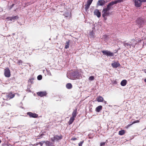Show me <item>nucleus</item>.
I'll return each mask as SVG.
<instances>
[{
  "instance_id": "f257e3e1",
  "label": "nucleus",
  "mask_w": 146,
  "mask_h": 146,
  "mask_svg": "<svg viewBox=\"0 0 146 146\" xmlns=\"http://www.w3.org/2000/svg\"><path fill=\"white\" fill-rule=\"evenodd\" d=\"M67 76L68 78L73 80L79 79L81 77L80 72L78 70L68 73Z\"/></svg>"
},
{
  "instance_id": "f03ea898",
  "label": "nucleus",
  "mask_w": 146,
  "mask_h": 146,
  "mask_svg": "<svg viewBox=\"0 0 146 146\" xmlns=\"http://www.w3.org/2000/svg\"><path fill=\"white\" fill-rule=\"evenodd\" d=\"M109 10L106 7L103 9L102 11V16L104 17H105L108 16L110 14L109 12Z\"/></svg>"
},
{
  "instance_id": "7ed1b4c3",
  "label": "nucleus",
  "mask_w": 146,
  "mask_h": 146,
  "mask_svg": "<svg viewBox=\"0 0 146 146\" xmlns=\"http://www.w3.org/2000/svg\"><path fill=\"white\" fill-rule=\"evenodd\" d=\"M145 22V20L142 19H138L136 21V23L139 25L140 27H142Z\"/></svg>"
},
{
  "instance_id": "20e7f679",
  "label": "nucleus",
  "mask_w": 146,
  "mask_h": 146,
  "mask_svg": "<svg viewBox=\"0 0 146 146\" xmlns=\"http://www.w3.org/2000/svg\"><path fill=\"white\" fill-rule=\"evenodd\" d=\"M103 54L108 56H114V53L111 52L110 51L105 50L102 51Z\"/></svg>"
},
{
  "instance_id": "39448f33",
  "label": "nucleus",
  "mask_w": 146,
  "mask_h": 146,
  "mask_svg": "<svg viewBox=\"0 0 146 146\" xmlns=\"http://www.w3.org/2000/svg\"><path fill=\"white\" fill-rule=\"evenodd\" d=\"M117 4V1H113L110 3L106 7L107 9L109 10L112 9H113V7L112 6L113 5Z\"/></svg>"
},
{
  "instance_id": "423d86ee",
  "label": "nucleus",
  "mask_w": 146,
  "mask_h": 146,
  "mask_svg": "<svg viewBox=\"0 0 146 146\" xmlns=\"http://www.w3.org/2000/svg\"><path fill=\"white\" fill-rule=\"evenodd\" d=\"M62 138V136L61 135L59 136L56 135L54 136L53 137L51 138V140L52 141L54 142L55 141H58Z\"/></svg>"
},
{
  "instance_id": "0eeeda50",
  "label": "nucleus",
  "mask_w": 146,
  "mask_h": 146,
  "mask_svg": "<svg viewBox=\"0 0 146 146\" xmlns=\"http://www.w3.org/2000/svg\"><path fill=\"white\" fill-rule=\"evenodd\" d=\"M4 75L7 77H9L11 75L10 71L9 69L8 68H6L5 69Z\"/></svg>"
},
{
  "instance_id": "6e6552de",
  "label": "nucleus",
  "mask_w": 146,
  "mask_h": 146,
  "mask_svg": "<svg viewBox=\"0 0 146 146\" xmlns=\"http://www.w3.org/2000/svg\"><path fill=\"white\" fill-rule=\"evenodd\" d=\"M15 96V94H13L12 93H9L6 94V98L7 100H9L14 98Z\"/></svg>"
},
{
  "instance_id": "1a4fd4ad",
  "label": "nucleus",
  "mask_w": 146,
  "mask_h": 146,
  "mask_svg": "<svg viewBox=\"0 0 146 146\" xmlns=\"http://www.w3.org/2000/svg\"><path fill=\"white\" fill-rule=\"evenodd\" d=\"M27 114L30 117L37 118L38 117V115L35 113L31 112H28Z\"/></svg>"
},
{
  "instance_id": "9d476101",
  "label": "nucleus",
  "mask_w": 146,
  "mask_h": 146,
  "mask_svg": "<svg viewBox=\"0 0 146 146\" xmlns=\"http://www.w3.org/2000/svg\"><path fill=\"white\" fill-rule=\"evenodd\" d=\"M134 3L135 6L137 7H140L142 4L140 0H135Z\"/></svg>"
},
{
  "instance_id": "9b49d317",
  "label": "nucleus",
  "mask_w": 146,
  "mask_h": 146,
  "mask_svg": "<svg viewBox=\"0 0 146 146\" xmlns=\"http://www.w3.org/2000/svg\"><path fill=\"white\" fill-rule=\"evenodd\" d=\"M107 2V1L106 2L104 0H100L98 1L97 4L98 5L102 6L104 5Z\"/></svg>"
},
{
  "instance_id": "f8f14e48",
  "label": "nucleus",
  "mask_w": 146,
  "mask_h": 146,
  "mask_svg": "<svg viewBox=\"0 0 146 146\" xmlns=\"http://www.w3.org/2000/svg\"><path fill=\"white\" fill-rule=\"evenodd\" d=\"M120 65V64L118 62H114L111 64V66L114 68H117Z\"/></svg>"
},
{
  "instance_id": "ddd939ff",
  "label": "nucleus",
  "mask_w": 146,
  "mask_h": 146,
  "mask_svg": "<svg viewBox=\"0 0 146 146\" xmlns=\"http://www.w3.org/2000/svg\"><path fill=\"white\" fill-rule=\"evenodd\" d=\"M37 94L38 96L43 97L46 96V92H40L37 93Z\"/></svg>"
},
{
  "instance_id": "4468645a",
  "label": "nucleus",
  "mask_w": 146,
  "mask_h": 146,
  "mask_svg": "<svg viewBox=\"0 0 146 146\" xmlns=\"http://www.w3.org/2000/svg\"><path fill=\"white\" fill-rule=\"evenodd\" d=\"M94 13L98 17H99L101 16V13L98 9H96L94 11Z\"/></svg>"
},
{
  "instance_id": "2eb2a0df",
  "label": "nucleus",
  "mask_w": 146,
  "mask_h": 146,
  "mask_svg": "<svg viewBox=\"0 0 146 146\" xmlns=\"http://www.w3.org/2000/svg\"><path fill=\"white\" fill-rule=\"evenodd\" d=\"M96 99L98 102H102L103 101L104 98L101 96H99Z\"/></svg>"
},
{
  "instance_id": "dca6fc26",
  "label": "nucleus",
  "mask_w": 146,
  "mask_h": 146,
  "mask_svg": "<svg viewBox=\"0 0 146 146\" xmlns=\"http://www.w3.org/2000/svg\"><path fill=\"white\" fill-rule=\"evenodd\" d=\"M127 83V81L126 80H122L121 82V85L122 86H125Z\"/></svg>"
},
{
  "instance_id": "f3484780",
  "label": "nucleus",
  "mask_w": 146,
  "mask_h": 146,
  "mask_svg": "<svg viewBox=\"0 0 146 146\" xmlns=\"http://www.w3.org/2000/svg\"><path fill=\"white\" fill-rule=\"evenodd\" d=\"M63 15L66 17H71L70 13L68 11H67L66 13H65Z\"/></svg>"
},
{
  "instance_id": "a211bd4d",
  "label": "nucleus",
  "mask_w": 146,
  "mask_h": 146,
  "mask_svg": "<svg viewBox=\"0 0 146 146\" xmlns=\"http://www.w3.org/2000/svg\"><path fill=\"white\" fill-rule=\"evenodd\" d=\"M77 110L76 109L75 110H74L72 113V116L73 117L75 118V117L77 115Z\"/></svg>"
},
{
  "instance_id": "6ab92c4d",
  "label": "nucleus",
  "mask_w": 146,
  "mask_h": 146,
  "mask_svg": "<svg viewBox=\"0 0 146 146\" xmlns=\"http://www.w3.org/2000/svg\"><path fill=\"white\" fill-rule=\"evenodd\" d=\"M102 109V106H98L96 108V110L97 112H99Z\"/></svg>"
},
{
  "instance_id": "aec40b11",
  "label": "nucleus",
  "mask_w": 146,
  "mask_h": 146,
  "mask_svg": "<svg viewBox=\"0 0 146 146\" xmlns=\"http://www.w3.org/2000/svg\"><path fill=\"white\" fill-rule=\"evenodd\" d=\"M66 87L68 89H70L72 88V85L71 83H68L66 86Z\"/></svg>"
},
{
  "instance_id": "412c9836",
  "label": "nucleus",
  "mask_w": 146,
  "mask_h": 146,
  "mask_svg": "<svg viewBox=\"0 0 146 146\" xmlns=\"http://www.w3.org/2000/svg\"><path fill=\"white\" fill-rule=\"evenodd\" d=\"M74 118L73 117H70V120L68 122V123L69 125L71 124L74 121Z\"/></svg>"
},
{
  "instance_id": "4be33fe9",
  "label": "nucleus",
  "mask_w": 146,
  "mask_h": 146,
  "mask_svg": "<svg viewBox=\"0 0 146 146\" xmlns=\"http://www.w3.org/2000/svg\"><path fill=\"white\" fill-rule=\"evenodd\" d=\"M94 33L93 31H92L90 33L89 35L91 38H93L94 37Z\"/></svg>"
},
{
  "instance_id": "5701e85b",
  "label": "nucleus",
  "mask_w": 146,
  "mask_h": 146,
  "mask_svg": "<svg viewBox=\"0 0 146 146\" xmlns=\"http://www.w3.org/2000/svg\"><path fill=\"white\" fill-rule=\"evenodd\" d=\"M69 46V41H67L66 43L65 48L66 49L68 48Z\"/></svg>"
},
{
  "instance_id": "b1692460",
  "label": "nucleus",
  "mask_w": 146,
  "mask_h": 146,
  "mask_svg": "<svg viewBox=\"0 0 146 146\" xmlns=\"http://www.w3.org/2000/svg\"><path fill=\"white\" fill-rule=\"evenodd\" d=\"M123 44L125 46L127 47H130L131 46V44H129L128 43H125V42H123Z\"/></svg>"
},
{
  "instance_id": "393cba45",
  "label": "nucleus",
  "mask_w": 146,
  "mask_h": 146,
  "mask_svg": "<svg viewBox=\"0 0 146 146\" xmlns=\"http://www.w3.org/2000/svg\"><path fill=\"white\" fill-rule=\"evenodd\" d=\"M18 17L17 16H15L14 17H11V18H9L10 19H9L11 21H12L13 20H14L15 19H18Z\"/></svg>"
},
{
  "instance_id": "a878e982",
  "label": "nucleus",
  "mask_w": 146,
  "mask_h": 146,
  "mask_svg": "<svg viewBox=\"0 0 146 146\" xmlns=\"http://www.w3.org/2000/svg\"><path fill=\"white\" fill-rule=\"evenodd\" d=\"M125 131L124 130H122L119 131V134L122 135L125 133Z\"/></svg>"
},
{
  "instance_id": "bb28decb",
  "label": "nucleus",
  "mask_w": 146,
  "mask_h": 146,
  "mask_svg": "<svg viewBox=\"0 0 146 146\" xmlns=\"http://www.w3.org/2000/svg\"><path fill=\"white\" fill-rule=\"evenodd\" d=\"M90 5H89L87 3H86L85 5V9L86 10V11H87L89 9V7Z\"/></svg>"
},
{
  "instance_id": "cd10ccee",
  "label": "nucleus",
  "mask_w": 146,
  "mask_h": 146,
  "mask_svg": "<svg viewBox=\"0 0 146 146\" xmlns=\"http://www.w3.org/2000/svg\"><path fill=\"white\" fill-rule=\"evenodd\" d=\"M45 143L46 146H49L50 145V142L48 141H45Z\"/></svg>"
},
{
  "instance_id": "c85d7f7f",
  "label": "nucleus",
  "mask_w": 146,
  "mask_h": 146,
  "mask_svg": "<svg viewBox=\"0 0 146 146\" xmlns=\"http://www.w3.org/2000/svg\"><path fill=\"white\" fill-rule=\"evenodd\" d=\"M139 122V121L138 120H136V121H133L132 124L128 125V126H130L131 125L135 123H138Z\"/></svg>"
},
{
  "instance_id": "c756f323",
  "label": "nucleus",
  "mask_w": 146,
  "mask_h": 146,
  "mask_svg": "<svg viewBox=\"0 0 146 146\" xmlns=\"http://www.w3.org/2000/svg\"><path fill=\"white\" fill-rule=\"evenodd\" d=\"M94 76H91L89 77V80L90 81H92L94 80Z\"/></svg>"
},
{
  "instance_id": "7c9ffc66",
  "label": "nucleus",
  "mask_w": 146,
  "mask_h": 146,
  "mask_svg": "<svg viewBox=\"0 0 146 146\" xmlns=\"http://www.w3.org/2000/svg\"><path fill=\"white\" fill-rule=\"evenodd\" d=\"M93 0H88L87 1V3L89 5H90L92 3Z\"/></svg>"
},
{
  "instance_id": "2f4dec72",
  "label": "nucleus",
  "mask_w": 146,
  "mask_h": 146,
  "mask_svg": "<svg viewBox=\"0 0 146 146\" xmlns=\"http://www.w3.org/2000/svg\"><path fill=\"white\" fill-rule=\"evenodd\" d=\"M42 76L41 75H39L37 77V79L38 80H40L42 79Z\"/></svg>"
},
{
  "instance_id": "473e14b6",
  "label": "nucleus",
  "mask_w": 146,
  "mask_h": 146,
  "mask_svg": "<svg viewBox=\"0 0 146 146\" xmlns=\"http://www.w3.org/2000/svg\"><path fill=\"white\" fill-rule=\"evenodd\" d=\"M45 142L44 141H42L40 142H39L38 144H39L40 146H42L43 145V144Z\"/></svg>"
},
{
  "instance_id": "72a5a7b5",
  "label": "nucleus",
  "mask_w": 146,
  "mask_h": 146,
  "mask_svg": "<svg viewBox=\"0 0 146 146\" xmlns=\"http://www.w3.org/2000/svg\"><path fill=\"white\" fill-rule=\"evenodd\" d=\"M84 143V141H82L79 143V146H82V144Z\"/></svg>"
},
{
  "instance_id": "f704fd0d",
  "label": "nucleus",
  "mask_w": 146,
  "mask_h": 146,
  "mask_svg": "<svg viewBox=\"0 0 146 146\" xmlns=\"http://www.w3.org/2000/svg\"><path fill=\"white\" fill-rule=\"evenodd\" d=\"M117 1V3H120L123 1V0H118L116 1Z\"/></svg>"
},
{
  "instance_id": "c9c22d12",
  "label": "nucleus",
  "mask_w": 146,
  "mask_h": 146,
  "mask_svg": "<svg viewBox=\"0 0 146 146\" xmlns=\"http://www.w3.org/2000/svg\"><path fill=\"white\" fill-rule=\"evenodd\" d=\"M105 142H102L100 143V146H104L105 145Z\"/></svg>"
},
{
  "instance_id": "e433bc0d",
  "label": "nucleus",
  "mask_w": 146,
  "mask_h": 146,
  "mask_svg": "<svg viewBox=\"0 0 146 146\" xmlns=\"http://www.w3.org/2000/svg\"><path fill=\"white\" fill-rule=\"evenodd\" d=\"M112 83L114 84H117V82L116 81H114L112 82Z\"/></svg>"
},
{
  "instance_id": "4c0bfd02",
  "label": "nucleus",
  "mask_w": 146,
  "mask_h": 146,
  "mask_svg": "<svg viewBox=\"0 0 146 146\" xmlns=\"http://www.w3.org/2000/svg\"><path fill=\"white\" fill-rule=\"evenodd\" d=\"M77 139V138H76L73 137V138H72L71 139V140L74 141V140H76Z\"/></svg>"
},
{
  "instance_id": "58836bf2",
  "label": "nucleus",
  "mask_w": 146,
  "mask_h": 146,
  "mask_svg": "<svg viewBox=\"0 0 146 146\" xmlns=\"http://www.w3.org/2000/svg\"><path fill=\"white\" fill-rule=\"evenodd\" d=\"M141 3L142 2H146V0H140Z\"/></svg>"
},
{
  "instance_id": "ea45409f",
  "label": "nucleus",
  "mask_w": 146,
  "mask_h": 146,
  "mask_svg": "<svg viewBox=\"0 0 146 146\" xmlns=\"http://www.w3.org/2000/svg\"><path fill=\"white\" fill-rule=\"evenodd\" d=\"M11 18L10 17H7V19H9V20H10L9 19H10V18Z\"/></svg>"
},
{
  "instance_id": "a19ab883",
  "label": "nucleus",
  "mask_w": 146,
  "mask_h": 146,
  "mask_svg": "<svg viewBox=\"0 0 146 146\" xmlns=\"http://www.w3.org/2000/svg\"><path fill=\"white\" fill-rule=\"evenodd\" d=\"M103 102H104L105 103V104H106V102L105 101H104V100H103Z\"/></svg>"
},
{
  "instance_id": "79ce46f5",
  "label": "nucleus",
  "mask_w": 146,
  "mask_h": 146,
  "mask_svg": "<svg viewBox=\"0 0 146 146\" xmlns=\"http://www.w3.org/2000/svg\"><path fill=\"white\" fill-rule=\"evenodd\" d=\"M144 81L146 83V78L144 80Z\"/></svg>"
},
{
  "instance_id": "37998d69",
  "label": "nucleus",
  "mask_w": 146,
  "mask_h": 146,
  "mask_svg": "<svg viewBox=\"0 0 146 146\" xmlns=\"http://www.w3.org/2000/svg\"><path fill=\"white\" fill-rule=\"evenodd\" d=\"M145 73H146V71L145 72Z\"/></svg>"
}]
</instances>
